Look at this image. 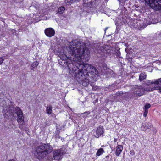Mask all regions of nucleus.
<instances>
[{
    "mask_svg": "<svg viewBox=\"0 0 161 161\" xmlns=\"http://www.w3.org/2000/svg\"><path fill=\"white\" fill-rule=\"evenodd\" d=\"M151 107V105L150 104L147 103L144 106V110H148V109Z\"/></svg>",
    "mask_w": 161,
    "mask_h": 161,
    "instance_id": "24",
    "label": "nucleus"
},
{
    "mask_svg": "<svg viewBox=\"0 0 161 161\" xmlns=\"http://www.w3.org/2000/svg\"><path fill=\"white\" fill-rule=\"evenodd\" d=\"M53 148L49 144H41L35 148L34 155L39 159L46 157L52 151Z\"/></svg>",
    "mask_w": 161,
    "mask_h": 161,
    "instance_id": "2",
    "label": "nucleus"
},
{
    "mask_svg": "<svg viewBox=\"0 0 161 161\" xmlns=\"http://www.w3.org/2000/svg\"><path fill=\"white\" fill-rule=\"evenodd\" d=\"M65 8L63 6L59 7L57 10V13L59 14H62L65 10Z\"/></svg>",
    "mask_w": 161,
    "mask_h": 161,
    "instance_id": "21",
    "label": "nucleus"
},
{
    "mask_svg": "<svg viewBox=\"0 0 161 161\" xmlns=\"http://www.w3.org/2000/svg\"><path fill=\"white\" fill-rule=\"evenodd\" d=\"M64 153L62 148L55 150L53 152V157L56 160H59L62 159V156Z\"/></svg>",
    "mask_w": 161,
    "mask_h": 161,
    "instance_id": "6",
    "label": "nucleus"
},
{
    "mask_svg": "<svg viewBox=\"0 0 161 161\" xmlns=\"http://www.w3.org/2000/svg\"><path fill=\"white\" fill-rule=\"evenodd\" d=\"M81 64H78L76 65L77 68L78 69V72L75 75V78L78 82L82 84L84 86H87L89 83L90 81L89 79V74H87L84 70L83 68L81 69H79V67Z\"/></svg>",
    "mask_w": 161,
    "mask_h": 161,
    "instance_id": "3",
    "label": "nucleus"
},
{
    "mask_svg": "<svg viewBox=\"0 0 161 161\" xmlns=\"http://www.w3.org/2000/svg\"><path fill=\"white\" fill-rule=\"evenodd\" d=\"M104 152V151L103 149L102 148H100L97 152L96 155L97 156H100Z\"/></svg>",
    "mask_w": 161,
    "mask_h": 161,
    "instance_id": "22",
    "label": "nucleus"
},
{
    "mask_svg": "<svg viewBox=\"0 0 161 161\" xmlns=\"http://www.w3.org/2000/svg\"><path fill=\"white\" fill-rule=\"evenodd\" d=\"M39 64V63L36 61L33 62L31 65L30 69L31 70L34 71V69L36 68Z\"/></svg>",
    "mask_w": 161,
    "mask_h": 161,
    "instance_id": "16",
    "label": "nucleus"
},
{
    "mask_svg": "<svg viewBox=\"0 0 161 161\" xmlns=\"http://www.w3.org/2000/svg\"><path fill=\"white\" fill-rule=\"evenodd\" d=\"M158 83L156 80H153L152 81L150 80H147L146 82V85L149 86H156V84Z\"/></svg>",
    "mask_w": 161,
    "mask_h": 161,
    "instance_id": "15",
    "label": "nucleus"
},
{
    "mask_svg": "<svg viewBox=\"0 0 161 161\" xmlns=\"http://www.w3.org/2000/svg\"><path fill=\"white\" fill-rule=\"evenodd\" d=\"M107 29V28H106V29Z\"/></svg>",
    "mask_w": 161,
    "mask_h": 161,
    "instance_id": "32",
    "label": "nucleus"
},
{
    "mask_svg": "<svg viewBox=\"0 0 161 161\" xmlns=\"http://www.w3.org/2000/svg\"><path fill=\"white\" fill-rule=\"evenodd\" d=\"M55 31L52 28H47L45 30V33L46 35L49 37L53 36L55 34Z\"/></svg>",
    "mask_w": 161,
    "mask_h": 161,
    "instance_id": "11",
    "label": "nucleus"
},
{
    "mask_svg": "<svg viewBox=\"0 0 161 161\" xmlns=\"http://www.w3.org/2000/svg\"><path fill=\"white\" fill-rule=\"evenodd\" d=\"M112 50L110 49H107L104 51V53L107 55H110L112 53Z\"/></svg>",
    "mask_w": 161,
    "mask_h": 161,
    "instance_id": "23",
    "label": "nucleus"
},
{
    "mask_svg": "<svg viewBox=\"0 0 161 161\" xmlns=\"http://www.w3.org/2000/svg\"><path fill=\"white\" fill-rule=\"evenodd\" d=\"M90 114V112L89 111H87L84 112L83 113H82L81 114V115H83L84 117H86V116H87V115L88 114Z\"/></svg>",
    "mask_w": 161,
    "mask_h": 161,
    "instance_id": "25",
    "label": "nucleus"
},
{
    "mask_svg": "<svg viewBox=\"0 0 161 161\" xmlns=\"http://www.w3.org/2000/svg\"><path fill=\"white\" fill-rule=\"evenodd\" d=\"M147 75L144 72H142L141 73L139 76V80L140 81H142L143 80L146 79V77Z\"/></svg>",
    "mask_w": 161,
    "mask_h": 161,
    "instance_id": "18",
    "label": "nucleus"
},
{
    "mask_svg": "<svg viewBox=\"0 0 161 161\" xmlns=\"http://www.w3.org/2000/svg\"><path fill=\"white\" fill-rule=\"evenodd\" d=\"M15 30H14V29H12V31L13 32H15Z\"/></svg>",
    "mask_w": 161,
    "mask_h": 161,
    "instance_id": "31",
    "label": "nucleus"
},
{
    "mask_svg": "<svg viewBox=\"0 0 161 161\" xmlns=\"http://www.w3.org/2000/svg\"><path fill=\"white\" fill-rule=\"evenodd\" d=\"M104 132V129L103 126L98 127L95 132H94V136L96 138H99L100 136H103Z\"/></svg>",
    "mask_w": 161,
    "mask_h": 161,
    "instance_id": "8",
    "label": "nucleus"
},
{
    "mask_svg": "<svg viewBox=\"0 0 161 161\" xmlns=\"http://www.w3.org/2000/svg\"><path fill=\"white\" fill-rule=\"evenodd\" d=\"M130 154L132 155H134L135 154V152L133 150H131L130 152Z\"/></svg>",
    "mask_w": 161,
    "mask_h": 161,
    "instance_id": "27",
    "label": "nucleus"
},
{
    "mask_svg": "<svg viewBox=\"0 0 161 161\" xmlns=\"http://www.w3.org/2000/svg\"><path fill=\"white\" fill-rule=\"evenodd\" d=\"M52 107L51 105H49L47 107L46 112L48 114H52Z\"/></svg>",
    "mask_w": 161,
    "mask_h": 161,
    "instance_id": "20",
    "label": "nucleus"
},
{
    "mask_svg": "<svg viewBox=\"0 0 161 161\" xmlns=\"http://www.w3.org/2000/svg\"><path fill=\"white\" fill-rule=\"evenodd\" d=\"M84 3L87 4L89 7H90V5H96L97 4L98 0H84Z\"/></svg>",
    "mask_w": 161,
    "mask_h": 161,
    "instance_id": "12",
    "label": "nucleus"
},
{
    "mask_svg": "<svg viewBox=\"0 0 161 161\" xmlns=\"http://www.w3.org/2000/svg\"><path fill=\"white\" fill-rule=\"evenodd\" d=\"M119 31V29L118 28H116L115 32L116 33H118Z\"/></svg>",
    "mask_w": 161,
    "mask_h": 161,
    "instance_id": "29",
    "label": "nucleus"
},
{
    "mask_svg": "<svg viewBox=\"0 0 161 161\" xmlns=\"http://www.w3.org/2000/svg\"><path fill=\"white\" fill-rule=\"evenodd\" d=\"M20 128L21 129V127H20Z\"/></svg>",
    "mask_w": 161,
    "mask_h": 161,
    "instance_id": "33",
    "label": "nucleus"
},
{
    "mask_svg": "<svg viewBox=\"0 0 161 161\" xmlns=\"http://www.w3.org/2000/svg\"><path fill=\"white\" fill-rule=\"evenodd\" d=\"M117 139H116V138H114V141L115 142H117Z\"/></svg>",
    "mask_w": 161,
    "mask_h": 161,
    "instance_id": "30",
    "label": "nucleus"
},
{
    "mask_svg": "<svg viewBox=\"0 0 161 161\" xmlns=\"http://www.w3.org/2000/svg\"><path fill=\"white\" fill-rule=\"evenodd\" d=\"M4 59L2 57L0 58V65L1 64L3 63Z\"/></svg>",
    "mask_w": 161,
    "mask_h": 161,
    "instance_id": "26",
    "label": "nucleus"
},
{
    "mask_svg": "<svg viewBox=\"0 0 161 161\" xmlns=\"http://www.w3.org/2000/svg\"><path fill=\"white\" fill-rule=\"evenodd\" d=\"M15 111L18 116L17 121L20 124L24 125L25 123L24 117L21 110L19 107H16L15 108Z\"/></svg>",
    "mask_w": 161,
    "mask_h": 161,
    "instance_id": "5",
    "label": "nucleus"
},
{
    "mask_svg": "<svg viewBox=\"0 0 161 161\" xmlns=\"http://www.w3.org/2000/svg\"><path fill=\"white\" fill-rule=\"evenodd\" d=\"M69 45L68 57L71 56L73 61L78 64H81L79 67L80 69L83 68L87 74L89 73L92 75V78L97 77L98 71L95 67L87 64H82L89 59V50L85 43L81 41L75 40L70 42Z\"/></svg>",
    "mask_w": 161,
    "mask_h": 161,
    "instance_id": "1",
    "label": "nucleus"
},
{
    "mask_svg": "<svg viewBox=\"0 0 161 161\" xmlns=\"http://www.w3.org/2000/svg\"><path fill=\"white\" fill-rule=\"evenodd\" d=\"M148 113V110H145V112L144 113V117H146L147 114Z\"/></svg>",
    "mask_w": 161,
    "mask_h": 161,
    "instance_id": "28",
    "label": "nucleus"
},
{
    "mask_svg": "<svg viewBox=\"0 0 161 161\" xmlns=\"http://www.w3.org/2000/svg\"><path fill=\"white\" fill-rule=\"evenodd\" d=\"M156 81H157L158 83L156 84V86H158L160 88L158 90L159 92L161 93V78L156 79Z\"/></svg>",
    "mask_w": 161,
    "mask_h": 161,
    "instance_id": "19",
    "label": "nucleus"
},
{
    "mask_svg": "<svg viewBox=\"0 0 161 161\" xmlns=\"http://www.w3.org/2000/svg\"><path fill=\"white\" fill-rule=\"evenodd\" d=\"M152 126V124L150 123H143L142 128L143 130L146 131L147 129H150Z\"/></svg>",
    "mask_w": 161,
    "mask_h": 161,
    "instance_id": "14",
    "label": "nucleus"
},
{
    "mask_svg": "<svg viewBox=\"0 0 161 161\" xmlns=\"http://www.w3.org/2000/svg\"><path fill=\"white\" fill-rule=\"evenodd\" d=\"M134 92L139 96L143 95L144 93V89L142 86H136L134 88Z\"/></svg>",
    "mask_w": 161,
    "mask_h": 161,
    "instance_id": "7",
    "label": "nucleus"
},
{
    "mask_svg": "<svg viewBox=\"0 0 161 161\" xmlns=\"http://www.w3.org/2000/svg\"><path fill=\"white\" fill-rule=\"evenodd\" d=\"M155 9L161 10V0H144Z\"/></svg>",
    "mask_w": 161,
    "mask_h": 161,
    "instance_id": "4",
    "label": "nucleus"
},
{
    "mask_svg": "<svg viewBox=\"0 0 161 161\" xmlns=\"http://www.w3.org/2000/svg\"><path fill=\"white\" fill-rule=\"evenodd\" d=\"M144 89V92L145 91H153L155 90H158V89L160 88L158 86H149L146 85V86H144L143 87Z\"/></svg>",
    "mask_w": 161,
    "mask_h": 161,
    "instance_id": "10",
    "label": "nucleus"
},
{
    "mask_svg": "<svg viewBox=\"0 0 161 161\" xmlns=\"http://www.w3.org/2000/svg\"><path fill=\"white\" fill-rule=\"evenodd\" d=\"M42 13V14L39 16L40 19L47 20L49 19L50 17L48 14V11L47 9H45L43 10Z\"/></svg>",
    "mask_w": 161,
    "mask_h": 161,
    "instance_id": "9",
    "label": "nucleus"
},
{
    "mask_svg": "<svg viewBox=\"0 0 161 161\" xmlns=\"http://www.w3.org/2000/svg\"><path fill=\"white\" fill-rule=\"evenodd\" d=\"M123 147L122 145H118L116 147L115 154L117 156H119L123 149Z\"/></svg>",
    "mask_w": 161,
    "mask_h": 161,
    "instance_id": "13",
    "label": "nucleus"
},
{
    "mask_svg": "<svg viewBox=\"0 0 161 161\" xmlns=\"http://www.w3.org/2000/svg\"><path fill=\"white\" fill-rule=\"evenodd\" d=\"M80 0H65V3L66 5H69L76 2H78Z\"/></svg>",
    "mask_w": 161,
    "mask_h": 161,
    "instance_id": "17",
    "label": "nucleus"
}]
</instances>
